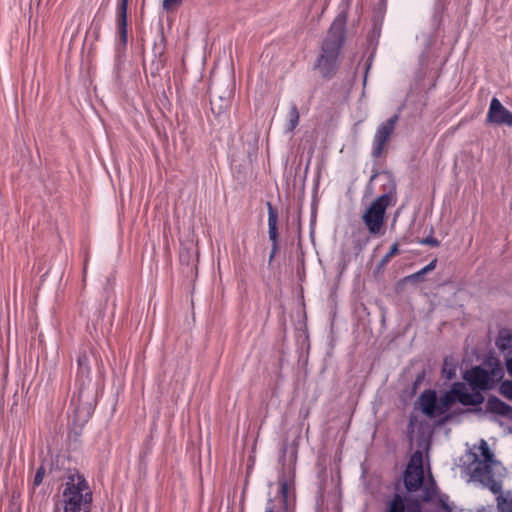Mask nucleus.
<instances>
[{
  "instance_id": "nucleus-7",
  "label": "nucleus",
  "mask_w": 512,
  "mask_h": 512,
  "mask_svg": "<svg viewBox=\"0 0 512 512\" xmlns=\"http://www.w3.org/2000/svg\"><path fill=\"white\" fill-rule=\"evenodd\" d=\"M403 482L408 492L417 491L423 484V455L420 450H416L410 457V460L403 473Z\"/></svg>"
},
{
  "instance_id": "nucleus-32",
  "label": "nucleus",
  "mask_w": 512,
  "mask_h": 512,
  "mask_svg": "<svg viewBox=\"0 0 512 512\" xmlns=\"http://www.w3.org/2000/svg\"><path fill=\"white\" fill-rule=\"evenodd\" d=\"M506 369L510 376H512V356L505 360Z\"/></svg>"
},
{
  "instance_id": "nucleus-29",
  "label": "nucleus",
  "mask_w": 512,
  "mask_h": 512,
  "mask_svg": "<svg viewBox=\"0 0 512 512\" xmlns=\"http://www.w3.org/2000/svg\"><path fill=\"white\" fill-rule=\"evenodd\" d=\"M501 393L507 397L508 399L512 400V386H498Z\"/></svg>"
},
{
  "instance_id": "nucleus-6",
  "label": "nucleus",
  "mask_w": 512,
  "mask_h": 512,
  "mask_svg": "<svg viewBox=\"0 0 512 512\" xmlns=\"http://www.w3.org/2000/svg\"><path fill=\"white\" fill-rule=\"evenodd\" d=\"M390 197L387 194L376 198L363 214V221L371 234H378L384 224L385 211Z\"/></svg>"
},
{
  "instance_id": "nucleus-20",
  "label": "nucleus",
  "mask_w": 512,
  "mask_h": 512,
  "mask_svg": "<svg viewBox=\"0 0 512 512\" xmlns=\"http://www.w3.org/2000/svg\"><path fill=\"white\" fill-rule=\"evenodd\" d=\"M407 498L404 495L395 493L391 500L387 512H404L406 507Z\"/></svg>"
},
{
  "instance_id": "nucleus-35",
  "label": "nucleus",
  "mask_w": 512,
  "mask_h": 512,
  "mask_svg": "<svg viewBox=\"0 0 512 512\" xmlns=\"http://www.w3.org/2000/svg\"><path fill=\"white\" fill-rule=\"evenodd\" d=\"M477 512H491V510H487L486 508H482L478 510Z\"/></svg>"
},
{
  "instance_id": "nucleus-36",
  "label": "nucleus",
  "mask_w": 512,
  "mask_h": 512,
  "mask_svg": "<svg viewBox=\"0 0 512 512\" xmlns=\"http://www.w3.org/2000/svg\"><path fill=\"white\" fill-rule=\"evenodd\" d=\"M18 393H19V391H18V389H17V390L15 391V393H14V397H16V396L18 395Z\"/></svg>"
},
{
  "instance_id": "nucleus-21",
  "label": "nucleus",
  "mask_w": 512,
  "mask_h": 512,
  "mask_svg": "<svg viewBox=\"0 0 512 512\" xmlns=\"http://www.w3.org/2000/svg\"><path fill=\"white\" fill-rule=\"evenodd\" d=\"M437 493V486L433 479L430 483L426 484L422 489L421 500L424 502L432 501L433 497Z\"/></svg>"
},
{
  "instance_id": "nucleus-5",
  "label": "nucleus",
  "mask_w": 512,
  "mask_h": 512,
  "mask_svg": "<svg viewBox=\"0 0 512 512\" xmlns=\"http://www.w3.org/2000/svg\"><path fill=\"white\" fill-rule=\"evenodd\" d=\"M504 368L501 360L495 355H488L480 365L466 370L463 379L466 384H512L503 381Z\"/></svg>"
},
{
  "instance_id": "nucleus-26",
  "label": "nucleus",
  "mask_w": 512,
  "mask_h": 512,
  "mask_svg": "<svg viewBox=\"0 0 512 512\" xmlns=\"http://www.w3.org/2000/svg\"><path fill=\"white\" fill-rule=\"evenodd\" d=\"M448 499H449V497L447 495L443 494V495L439 496L438 501L443 510H445L447 512H452V509H451L450 505L448 504Z\"/></svg>"
},
{
  "instance_id": "nucleus-17",
  "label": "nucleus",
  "mask_w": 512,
  "mask_h": 512,
  "mask_svg": "<svg viewBox=\"0 0 512 512\" xmlns=\"http://www.w3.org/2000/svg\"><path fill=\"white\" fill-rule=\"evenodd\" d=\"M459 370V361L450 356L446 357L443 362L442 367V376L445 378L446 381H453L457 378Z\"/></svg>"
},
{
  "instance_id": "nucleus-24",
  "label": "nucleus",
  "mask_w": 512,
  "mask_h": 512,
  "mask_svg": "<svg viewBox=\"0 0 512 512\" xmlns=\"http://www.w3.org/2000/svg\"><path fill=\"white\" fill-rule=\"evenodd\" d=\"M45 476V468L43 465L39 466L33 478V486L38 487L43 482Z\"/></svg>"
},
{
  "instance_id": "nucleus-1",
  "label": "nucleus",
  "mask_w": 512,
  "mask_h": 512,
  "mask_svg": "<svg viewBox=\"0 0 512 512\" xmlns=\"http://www.w3.org/2000/svg\"><path fill=\"white\" fill-rule=\"evenodd\" d=\"M346 17L338 15L332 22L322 43L316 68L323 77H332L340 63V50L344 42Z\"/></svg>"
},
{
  "instance_id": "nucleus-12",
  "label": "nucleus",
  "mask_w": 512,
  "mask_h": 512,
  "mask_svg": "<svg viewBox=\"0 0 512 512\" xmlns=\"http://www.w3.org/2000/svg\"><path fill=\"white\" fill-rule=\"evenodd\" d=\"M422 412L429 417L441 415V409L438 406V397L435 390H425L419 397Z\"/></svg>"
},
{
  "instance_id": "nucleus-31",
  "label": "nucleus",
  "mask_w": 512,
  "mask_h": 512,
  "mask_svg": "<svg viewBox=\"0 0 512 512\" xmlns=\"http://www.w3.org/2000/svg\"><path fill=\"white\" fill-rule=\"evenodd\" d=\"M128 1L129 0H121L117 7V12H126L128 8Z\"/></svg>"
},
{
  "instance_id": "nucleus-3",
  "label": "nucleus",
  "mask_w": 512,
  "mask_h": 512,
  "mask_svg": "<svg viewBox=\"0 0 512 512\" xmlns=\"http://www.w3.org/2000/svg\"><path fill=\"white\" fill-rule=\"evenodd\" d=\"M283 469L278 476L279 499L284 512H290L295 505V465L297 449L293 445L285 444L280 456Z\"/></svg>"
},
{
  "instance_id": "nucleus-18",
  "label": "nucleus",
  "mask_w": 512,
  "mask_h": 512,
  "mask_svg": "<svg viewBox=\"0 0 512 512\" xmlns=\"http://www.w3.org/2000/svg\"><path fill=\"white\" fill-rule=\"evenodd\" d=\"M495 345L502 353L511 352L512 350V331L510 329H502L495 340Z\"/></svg>"
},
{
  "instance_id": "nucleus-30",
  "label": "nucleus",
  "mask_w": 512,
  "mask_h": 512,
  "mask_svg": "<svg viewBox=\"0 0 512 512\" xmlns=\"http://www.w3.org/2000/svg\"><path fill=\"white\" fill-rule=\"evenodd\" d=\"M427 372V370H423L421 373H419L416 377L414 384H422L424 381H426Z\"/></svg>"
},
{
  "instance_id": "nucleus-28",
  "label": "nucleus",
  "mask_w": 512,
  "mask_h": 512,
  "mask_svg": "<svg viewBox=\"0 0 512 512\" xmlns=\"http://www.w3.org/2000/svg\"><path fill=\"white\" fill-rule=\"evenodd\" d=\"M420 244H424V245H430V246H433V247H437L439 246V241L433 237H427L425 239H422L420 241Z\"/></svg>"
},
{
  "instance_id": "nucleus-4",
  "label": "nucleus",
  "mask_w": 512,
  "mask_h": 512,
  "mask_svg": "<svg viewBox=\"0 0 512 512\" xmlns=\"http://www.w3.org/2000/svg\"><path fill=\"white\" fill-rule=\"evenodd\" d=\"M98 386H75L70 401L72 425L82 430L94 413L98 399Z\"/></svg>"
},
{
  "instance_id": "nucleus-11",
  "label": "nucleus",
  "mask_w": 512,
  "mask_h": 512,
  "mask_svg": "<svg viewBox=\"0 0 512 512\" xmlns=\"http://www.w3.org/2000/svg\"><path fill=\"white\" fill-rule=\"evenodd\" d=\"M487 473L485 470L482 471V475L477 477L481 482H484L486 479L491 482L489 488L494 494H499L496 498L497 500V508L499 512H512V493L502 494L501 493V485L500 483L494 481L491 475V468Z\"/></svg>"
},
{
  "instance_id": "nucleus-9",
  "label": "nucleus",
  "mask_w": 512,
  "mask_h": 512,
  "mask_svg": "<svg viewBox=\"0 0 512 512\" xmlns=\"http://www.w3.org/2000/svg\"><path fill=\"white\" fill-rule=\"evenodd\" d=\"M486 121L490 124L512 127V112L498 98L493 97L490 101Z\"/></svg>"
},
{
  "instance_id": "nucleus-33",
  "label": "nucleus",
  "mask_w": 512,
  "mask_h": 512,
  "mask_svg": "<svg viewBox=\"0 0 512 512\" xmlns=\"http://www.w3.org/2000/svg\"><path fill=\"white\" fill-rule=\"evenodd\" d=\"M410 512H420V502L418 500L415 501V509Z\"/></svg>"
},
{
  "instance_id": "nucleus-34",
  "label": "nucleus",
  "mask_w": 512,
  "mask_h": 512,
  "mask_svg": "<svg viewBox=\"0 0 512 512\" xmlns=\"http://www.w3.org/2000/svg\"><path fill=\"white\" fill-rule=\"evenodd\" d=\"M276 251L277 250H274V248L272 249V252H271V255H270V260H272L274 258Z\"/></svg>"
},
{
  "instance_id": "nucleus-10",
  "label": "nucleus",
  "mask_w": 512,
  "mask_h": 512,
  "mask_svg": "<svg viewBox=\"0 0 512 512\" xmlns=\"http://www.w3.org/2000/svg\"><path fill=\"white\" fill-rule=\"evenodd\" d=\"M397 121L398 116L394 115L378 127L373 140V155L375 157L380 156L383 152L385 144L393 133Z\"/></svg>"
},
{
  "instance_id": "nucleus-27",
  "label": "nucleus",
  "mask_w": 512,
  "mask_h": 512,
  "mask_svg": "<svg viewBox=\"0 0 512 512\" xmlns=\"http://www.w3.org/2000/svg\"><path fill=\"white\" fill-rule=\"evenodd\" d=\"M436 266V260L431 261L428 265H426L424 268H422L418 273L413 275L412 277H417L419 275H424L429 271H432Z\"/></svg>"
},
{
  "instance_id": "nucleus-13",
  "label": "nucleus",
  "mask_w": 512,
  "mask_h": 512,
  "mask_svg": "<svg viewBox=\"0 0 512 512\" xmlns=\"http://www.w3.org/2000/svg\"><path fill=\"white\" fill-rule=\"evenodd\" d=\"M480 456L482 460H479L478 455L475 454V459L477 461L476 467L473 469V476L480 477L482 475V471H486L489 473L490 464L493 462V453L491 452L488 443L482 439L479 445Z\"/></svg>"
},
{
  "instance_id": "nucleus-22",
  "label": "nucleus",
  "mask_w": 512,
  "mask_h": 512,
  "mask_svg": "<svg viewBox=\"0 0 512 512\" xmlns=\"http://www.w3.org/2000/svg\"><path fill=\"white\" fill-rule=\"evenodd\" d=\"M299 111L296 106H292L288 113L287 131L292 132L299 123Z\"/></svg>"
},
{
  "instance_id": "nucleus-15",
  "label": "nucleus",
  "mask_w": 512,
  "mask_h": 512,
  "mask_svg": "<svg viewBox=\"0 0 512 512\" xmlns=\"http://www.w3.org/2000/svg\"><path fill=\"white\" fill-rule=\"evenodd\" d=\"M485 406L491 414L512 418V407L497 397L488 398Z\"/></svg>"
},
{
  "instance_id": "nucleus-14",
  "label": "nucleus",
  "mask_w": 512,
  "mask_h": 512,
  "mask_svg": "<svg viewBox=\"0 0 512 512\" xmlns=\"http://www.w3.org/2000/svg\"><path fill=\"white\" fill-rule=\"evenodd\" d=\"M117 40L116 50L122 52L127 44V13L117 12Z\"/></svg>"
},
{
  "instance_id": "nucleus-8",
  "label": "nucleus",
  "mask_w": 512,
  "mask_h": 512,
  "mask_svg": "<svg viewBox=\"0 0 512 512\" xmlns=\"http://www.w3.org/2000/svg\"><path fill=\"white\" fill-rule=\"evenodd\" d=\"M456 393V400L464 406H478L484 402L483 391L491 390L496 386H452Z\"/></svg>"
},
{
  "instance_id": "nucleus-2",
  "label": "nucleus",
  "mask_w": 512,
  "mask_h": 512,
  "mask_svg": "<svg viewBox=\"0 0 512 512\" xmlns=\"http://www.w3.org/2000/svg\"><path fill=\"white\" fill-rule=\"evenodd\" d=\"M92 503L93 494L85 477L79 473L70 474L59 500L62 512H90Z\"/></svg>"
},
{
  "instance_id": "nucleus-19",
  "label": "nucleus",
  "mask_w": 512,
  "mask_h": 512,
  "mask_svg": "<svg viewBox=\"0 0 512 512\" xmlns=\"http://www.w3.org/2000/svg\"><path fill=\"white\" fill-rule=\"evenodd\" d=\"M454 402H457L456 393H454V388L451 387L450 391H447L443 397L438 399V406L439 409H441V414L445 413Z\"/></svg>"
},
{
  "instance_id": "nucleus-25",
  "label": "nucleus",
  "mask_w": 512,
  "mask_h": 512,
  "mask_svg": "<svg viewBox=\"0 0 512 512\" xmlns=\"http://www.w3.org/2000/svg\"><path fill=\"white\" fill-rule=\"evenodd\" d=\"M398 253H399L398 244L395 243L392 245L389 252L382 258L381 265H386L390 261V259Z\"/></svg>"
},
{
  "instance_id": "nucleus-23",
  "label": "nucleus",
  "mask_w": 512,
  "mask_h": 512,
  "mask_svg": "<svg viewBox=\"0 0 512 512\" xmlns=\"http://www.w3.org/2000/svg\"><path fill=\"white\" fill-rule=\"evenodd\" d=\"M78 366H79V375H80L79 381L84 382L85 377L89 374V371H90L88 359L85 356L80 357L78 359Z\"/></svg>"
},
{
  "instance_id": "nucleus-16",
  "label": "nucleus",
  "mask_w": 512,
  "mask_h": 512,
  "mask_svg": "<svg viewBox=\"0 0 512 512\" xmlns=\"http://www.w3.org/2000/svg\"><path fill=\"white\" fill-rule=\"evenodd\" d=\"M267 208H268L269 239L274 244V250H277V246H278V231H277L278 214L270 202L267 203Z\"/></svg>"
}]
</instances>
